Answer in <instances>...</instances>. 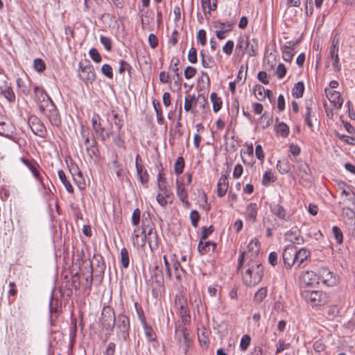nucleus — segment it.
I'll list each match as a JSON object with an SVG mask.
<instances>
[{
	"instance_id": "7c9ffc66",
	"label": "nucleus",
	"mask_w": 355,
	"mask_h": 355,
	"mask_svg": "<svg viewBox=\"0 0 355 355\" xmlns=\"http://www.w3.org/2000/svg\"><path fill=\"white\" fill-rule=\"evenodd\" d=\"M248 47H249V40L248 37L245 36H241L238 39V42L236 46V49L239 51V52L241 53V55H243L246 53V50H248Z\"/></svg>"
},
{
	"instance_id": "864d4df0",
	"label": "nucleus",
	"mask_w": 355,
	"mask_h": 355,
	"mask_svg": "<svg viewBox=\"0 0 355 355\" xmlns=\"http://www.w3.org/2000/svg\"><path fill=\"white\" fill-rule=\"evenodd\" d=\"M153 276L155 278L156 282L161 285L164 282V277L162 270L158 266H155L153 269Z\"/></svg>"
},
{
	"instance_id": "338daca9",
	"label": "nucleus",
	"mask_w": 355,
	"mask_h": 355,
	"mask_svg": "<svg viewBox=\"0 0 355 355\" xmlns=\"http://www.w3.org/2000/svg\"><path fill=\"white\" fill-rule=\"evenodd\" d=\"M188 60L191 63L197 62V50L194 47H191L188 53Z\"/></svg>"
},
{
	"instance_id": "b1692460",
	"label": "nucleus",
	"mask_w": 355,
	"mask_h": 355,
	"mask_svg": "<svg viewBox=\"0 0 355 355\" xmlns=\"http://www.w3.org/2000/svg\"><path fill=\"white\" fill-rule=\"evenodd\" d=\"M216 248V243L211 241H205L203 240H200L198 243V252L201 254H206L209 252L211 251L214 252Z\"/></svg>"
},
{
	"instance_id": "7ed1b4c3",
	"label": "nucleus",
	"mask_w": 355,
	"mask_h": 355,
	"mask_svg": "<svg viewBox=\"0 0 355 355\" xmlns=\"http://www.w3.org/2000/svg\"><path fill=\"white\" fill-rule=\"evenodd\" d=\"M259 241L257 239L251 240L247 246V250L241 252L238 260L239 267H241L243 263L246 261H261L259 259Z\"/></svg>"
},
{
	"instance_id": "c03bdc74",
	"label": "nucleus",
	"mask_w": 355,
	"mask_h": 355,
	"mask_svg": "<svg viewBox=\"0 0 355 355\" xmlns=\"http://www.w3.org/2000/svg\"><path fill=\"white\" fill-rule=\"evenodd\" d=\"M184 168V160L182 157H179L176 159L174 164V172L177 175H180L183 172Z\"/></svg>"
},
{
	"instance_id": "bb28decb",
	"label": "nucleus",
	"mask_w": 355,
	"mask_h": 355,
	"mask_svg": "<svg viewBox=\"0 0 355 355\" xmlns=\"http://www.w3.org/2000/svg\"><path fill=\"white\" fill-rule=\"evenodd\" d=\"M198 105V96L196 97L194 94H187L184 99V108L187 112H194L193 107Z\"/></svg>"
},
{
	"instance_id": "8fccbe9b",
	"label": "nucleus",
	"mask_w": 355,
	"mask_h": 355,
	"mask_svg": "<svg viewBox=\"0 0 355 355\" xmlns=\"http://www.w3.org/2000/svg\"><path fill=\"white\" fill-rule=\"evenodd\" d=\"M29 170L32 172L33 176L35 178V179L42 185L43 180L40 175V171L38 170L39 166L37 165H35L34 164H31L28 167Z\"/></svg>"
},
{
	"instance_id": "ddd939ff",
	"label": "nucleus",
	"mask_w": 355,
	"mask_h": 355,
	"mask_svg": "<svg viewBox=\"0 0 355 355\" xmlns=\"http://www.w3.org/2000/svg\"><path fill=\"white\" fill-rule=\"evenodd\" d=\"M213 24L214 27L217 29L216 35L219 40H223L226 37V33L232 31L233 25L231 22H222L220 21H215Z\"/></svg>"
},
{
	"instance_id": "aec40b11",
	"label": "nucleus",
	"mask_w": 355,
	"mask_h": 355,
	"mask_svg": "<svg viewBox=\"0 0 355 355\" xmlns=\"http://www.w3.org/2000/svg\"><path fill=\"white\" fill-rule=\"evenodd\" d=\"M29 127L32 132L37 136L44 137L45 135V127L37 118H34L30 121Z\"/></svg>"
},
{
	"instance_id": "ea45409f",
	"label": "nucleus",
	"mask_w": 355,
	"mask_h": 355,
	"mask_svg": "<svg viewBox=\"0 0 355 355\" xmlns=\"http://www.w3.org/2000/svg\"><path fill=\"white\" fill-rule=\"evenodd\" d=\"M277 168L282 174H285L291 170L290 164L287 160L278 161L277 164Z\"/></svg>"
},
{
	"instance_id": "13d9d810",
	"label": "nucleus",
	"mask_w": 355,
	"mask_h": 355,
	"mask_svg": "<svg viewBox=\"0 0 355 355\" xmlns=\"http://www.w3.org/2000/svg\"><path fill=\"white\" fill-rule=\"evenodd\" d=\"M234 42L232 40H229L223 46V52L227 55H230L234 49Z\"/></svg>"
},
{
	"instance_id": "4c0bfd02",
	"label": "nucleus",
	"mask_w": 355,
	"mask_h": 355,
	"mask_svg": "<svg viewBox=\"0 0 355 355\" xmlns=\"http://www.w3.org/2000/svg\"><path fill=\"white\" fill-rule=\"evenodd\" d=\"M175 305L178 311L188 308L186 299L181 295H176L175 297Z\"/></svg>"
},
{
	"instance_id": "680f3d73",
	"label": "nucleus",
	"mask_w": 355,
	"mask_h": 355,
	"mask_svg": "<svg viewBox=\"0 0 355 355\" xmlns=\"http://www.w3.org/2000/svg\"><path fill=\"white\" fill-rule=\"evenodd\" d=\"M140 210L138 208L135 209L132 214L131 218L132 223L134 226H137L139 225L140 221Z\"/></svg>"
},
{
	"instance_id": "052dcab7",
	"label": "nucleus",
	"mask_w": 355,
	"mask_h": 355,
	"mask_svg": "<svg viewBox=\"0 0 355 355\" xmlns=\"http://www.w3.org/2000/svg\"><path fill=\"white\" fill-rule=\"evenodd\" d=\"M101 43L104 46L105 49L110 51L112 49V41L110 37L101 35L100 37Z\"/></svg>"
},
{
	"instance_id": "5fc2aeb1",
	"label": "nucleus",
	"mask_w": 355,
	"mask_h": 355,
	"mask_svg": "<svg viewBox=\"0 0 355 355\" xmlns=\"http://www.w3.org/2000/svg\"><path fill=\"white\" fill-rule=\"evenodd\" d=\"M251 338L249 335H243L240 342V348L242 351H245L250 345Z\"/></svg>"
},
{
	"instance_id": "6e6552de",
	"label": "nucleus",
	"mask_w": 355,
	"mask_h": 355,
	"mask_svg": "<svg viewBox=\"0 0 355 355\" xmlns=\"http://www.w3.org/2000/svg\"><path fill=\"white\" fill-rule=\"evenodd\" d=\"M117 336L120 340L125 341L129 337L130 322L128 318L119 314L116 320Z\"/></svg>"
},
{
	"instance_id": "79ce46f5",
	"label": "nucleus",
	"mask_w": 355,
	"mask_h": 355,
	"mask_svg": "<svg viewBox=\"0 0 355 355\" xmlns=\"http://www.w3.org/2000/svg\"><path fill=\"white\" fill-rule=\"evenodd\" d=\"M76 170L77 171V174L72 173L73 180L80 189H84L85 188V183L83 181L82 173L78 168Z\"/></svg>"
},
{
	"instance_id": "f257e3e1",
	"label": "nucleus",
	"mask_w": 355,
	"mask_h": 355,
	"mask_svg": "<svg viewBox=\"0 0 355 355\" xmlns=\"http://www.w3.org/2000/svg\"><path fill=\"white\" fill-rule=\"evenodd\" d=\"M237 270L241 272L245 285L254 286L262 279L263 266L261 261H246L239 267L238 262Z\"/></svg>"
},
{
	"instance_id": "37998d69",
	"label": "nucleus",
	"mask_w": 355,
	"mask_h": 355,
	"mask_svg": "<svg viewBox=\"0 0 355 355\" xmlns=\"http://www.w3.org/2000/svg\"><path fill=\"white\" fill-rule=\"evenodd\" d=\"M153 105L156 112L157 123L160 125H162L164 123V119L162 116L160 103L158 101H153Z\"/></svg>"
},
{
	"instance_id": "cd10ccee",
	"label": "nucleus",
	"mask_w": 355,
	"mask_h": 355,
	"mask_svg": "<svg viewBox=\"0 0 355 355\" xmlns=\"http://www.w3.org/2000/svg\"><path fill=\"white\" fill-rule=\"evenodd\" d=\"M271 211L273 214L277 216L280 219L288 220L289 216L287 214L285 209L279 204H274L271 205Z\"/></svg>"
},
{
	"instance_id": "6e6d98bb",
	"label": "nucleus",
	"mask_w": 355,
	"mask_h": 355,
	"mask_svg": "<svg viewBox=\"0 0 355 355\" xmlns=\"http://www.w3.org/2000/svg\"><path fill=\"white\" fill-rule=\"evenodd\" d=\"M282 58L286 62H291L294 55V49H282Z\"/></svg>"
},
{
	"instance_id": "e433bc0d",
	"label": "nucleus",
	"mask_w": 355,
	"mask_h": 355,
	"mask_svg": "<svg viewBox=\"0 0 355 355\" xmlns=\"http://www.w3.org/2000/svg\"><path fill=\"white\" fill-rule=\"evenodd\" d=\"M270 92V90H266L261 85H257L254 88V94L259 101L264 99L266 96L269 97Z\"/></svg>"
},
{
	"instance_id": "58836bf2",
	"label": "nucleus",
	"mask_w": 355,
	"mask_h": 355,
	"mask_svg": "<svg viewBox=\"0 0 355 355\" xmlns=\"http://www.w3.org/2000/svg\"><path fill=\"white\" fill-rule=\"evenodd\" d=\"M0 93L2 94L10 102H13L15 100V95L12 89L8 85L2 89V91H0Z\"/></svg>"
},
{
	"instance_id": "2f4dec72",
	"label": "nucleus",
	"mask_w": 355,
	"mask_h": 355,
	"mask_svg": "<svg viewBox=\"0 0 355 355\" xmlns=\"http://www.w3.org/2000/svg\"><path fill=\"white\" fill-rule=\"evenodd\" d=\"M59 179L60 180L61 182L64 186L66 190L70 193H73V188L72 185L71 184L70 182L67 180L65 173L62 170H59L58 172Z\"/></svg>"
},
{
	"instance_id": "f03ea898",
	"label": "nucleus",
	"mask_w": 355,
	"mask_h": 355,
	"mask_svg": "<svg viewBox=\"0 0 355 355\" xmlns=\"http://www.w3.org/2000/svg\"><path fill=\"white\" fill-rule=\"evenodd\" d=\"M302 297L311 306H323L329 302V297L321 291L304 289L301 291Z\"/></svg>"
},
{
	"instance_id": "9b49d317",
	"label": "nucleus",
	"mask_w": 355,
	"mask_h": 355,
	"mask_svg": "<svg viewBox=\"0 0 355 355\" xmlns=\"http://www.w3.org/2000/svg\"><path fill=\"white\" fill-rule=\"evenodd\" d=\"M296 248L287 246L283 251L282 258L284 266L286 269H291L295 263Z\"/></svg>"
},
{
	"instance_id": "f8f14e48",
	"label": "nucleus",
	"mask_w": 355,
	"mask_h": 355,
	"mask_svg": "<svg viewBox=\"0 0 355 355\" xmlns=\"http://www.w3.org/2000/svg\"><path fill=\"white\" fill-rule=\"evenodd\" d=\"M92 127L98 137L102 141H105L110 137V132H105V128L101 125L100 122V116L98 114H94L92 118Z\"/></svg>"
},
{
	"instance_id": "a211bd4d",
	"label": "nucleus",
	"mask_w": 355,
	"mask_h": 355,
	"mask_svg": "<svg viewBox=\"0 0 355 355\" xmlns=\"http://www.w3.org/2000/svg\"><path fill=\"white\" fill-rule=\"evenodd\" d=\"M315 105L314 102L311 99L306 100L305 102L306 112L304 114V121L309 128H313V126L311 117L313 116L315 114Z\"/></svg>"
},
{
	"instance_id": "2eb2a0df",
	"label": "nucleus",
	"mask_w": 355,
	"mask_h": 355,
	"mask_svg": "<svg viewBox=\"0 0 355 355\" xmlns=\"http://www.w3.org/2000/svg\"><path fill=\"white\" fill-rule=\"evenodd\" d=\"M34 92L35 101L37 103L40 110V105H42L44 107L45 105H47V102H53L51 98L42 88L35 87Z\"/></svg>"
},
{
	"instance_id": "0eeeda50",
	"label": "nucleus",
	"mask_w": 355,
	"mask_h": 355,
	"mask_svg": "<svg viewBox=\"0 0 355 355\" xmlns=\"http://www.w3.org/2000/svg\"><path fill=\"white\" fill-rule=\"evenodd\" d=\"M80 78L85 83H92L96 78V74L93 66L89 61L85 60L79 62V73Z\"/></svg>"
},
{
	"instance_id": "20e7f679",
	"label": "nucleus",
	"mask_w": 355,
	"mask_h": 355,
	"mask_svg": "<svg viewBox=\"0 0 355 355\" xmlns=\"http://www.w3.org/2000/svg\"><path fill=\"white\" fill-rule=\"evenodd\" d=\"M143 232H146L147 239L146 241L152 251L158 248L159 241L158 235L155 229L154 225L150 218L145 215L142 218Z\"/></svg>"
},
{
	"instance_id": "dca6fc26",
	"label": "nucleus",
	"mask_w": 355,
	"mask_h": 355,
	"mask_svg": "<svg viewBox=\"0 0 355 355\" xmlns=\"http://www.w3.org/2000/svg\"><path fill=\"white\" fill-rule=\"evenodd\" d=\"M146 232H143V230L140 231L138 228H135L132 232V241L135 247L143 248L146 243Z\"/></svg>"
},
{
	"instance_id": "4468645a",
	"label": "nucleus",
	"mask_w": 355,
	"mask_h": 355,
	"mask_svg": "<svg viewBox=\"0 0 355 355\" xmlns=\"http://www.w3.org/2000/svg\"><path fill=\"white\" fill-rule=\"evenodd\" d=\"M325 94L334 108L340 110L343 103V99L341 98L340 92L331 89L326 88Z\"/></svg>"
},
{
	"instance_id": "412c9836",
	"label": "nucleus",
	"mask_w": 355,
	"mask_h": 355,
	"mask_svg": "<svg viewBox=\"0 0 355 355\" xmlns=\"http://www.w3.org/2000/svg\"><path fill=\"white\" fill-rule=\"evenodd\" d=\"M258 213V205L250 202L248 205L245 210V219L250 223H254L257 220Z\"/></svg>"
},
{
	"instance_id": "473e14b6",
	"label": "nucleus",
	"mask_w": 355,
	"mask_h": 355,
	"mask_svg": "<svg viewBox=\"0 0 355 355\" xmlns=\"http://www.w3.org/2000/svg\"><path fill=\"white\" fill-rule=\"evenodd\" d=\"M275 130L277 135L282 136V137H286L289 134L288 126L283 123L280 122L275 125Z\"/></svg>"
},
{
	"instance_id": "c9c22d12",
	"label": "nucleus",
	"mask_w": 355,
	"mask_h": 355,
	"mask_svg": "<svg viewBox=\"0 0 355 355\" xmlns=\"http://www.w3.org/2000/svg\"><path fill=\"white\" fill-rule=\"evenodd\" d=\"M304 91V83L302 82H298L294 85L292 89V94L294 97L299 98L303 96Z\"/></svg>"
},
{
	"instance_id": "9d476101",
	"label": "nucleus",
	"mask_w": 355,
	"mask_h": 355,
	"mask_svg": "<svg viewBox=\"0 0 355 355\" xmlns=\"http://www.w3.org/2000/svg\"><path fill=\"white\" fill-rule=\"evenodd\" d=\"M115 321L116 318L113 309L110 306H104L100 318L101 324L107 329H112Z\"/></svg>"
},
{
	"instance_id": "69168bd1",
	"label": "nucleus",
	"mask_w": 355,
	"mask_h": 355,
	"mask_svg": "<svg viewBox=\"0 0 355 355\" xmlns=\"http://www.w3.org/2000/svg\"><path fill=\"white\" fill-rule=\"evenodd\" d=\"M101 71L107 78H112L113 72H112V68L110 65H109L107 64H104L101 67Z\"/></svg>"
},
{
	"instance_id": "774afa93",
	"label": "nucleus",
	"mask_w": 355,
	"mask_h": 355,
	"mask_svg": "<svg viewBox=\"0 0 355 355\" xmlns=\"http://www.w3.org/2000/svg\"><path fill=\"white\" fill-rule=\"evenodd\" d=\"M197 40L202 45L205 46L207 42L206 32L203 29L198 31L197 33Z\"/></svg>"
},
{
	"instance_id": "5701e85b",
	"label": "nucleus",
	"mask_w": 355,
	"mask_h": 355,
	"mask_svg": "<svg viewBox=\"0 0 355 355\" xmlns=\"http://www.w3.org/2000/svg\"><path fill=\"white\" fill-rule=\"evenodd\" d=\"M285 239L294 244H302L303 238L300 236L299 230H290L285 234Z\"/></svg>"
},
{
	"instance_id": "f704fd0d",
	"label": "nucleus",
	"mask_w": 355,
	"mask_h": 355,
	"mask_svg": "<svg viewBox=\"0 0 355 355\" xmlns=\"http://www.w3.org/2000/svg\"><path fill=\"white\" fill-rule=\"evenodd\" d=\"M298 170H299L298 175L302 178H306L307 180L309 179V177L310 175L311 171H310L309 166L306 163H304V162L300 163L298 166Z\"/></svg>"
},
{
	"instance_id": "a19ab883",
	"label": "nucleus",
	"mask_w": 355,
	"mask_h": 355,
	"mask_svg": "<svg viewBox=\"0 0 355 355\" xmlns=\"http://www.w3.org/2000/svg\"><path fill=\"white\" fill-rule=\"evenodd\" d=\"M146 338L149 342L154 341L156 339V335L153 328L147 324V323L142 324Z\"/></svg>"
},
{
	"instance_id": "bf43d9fd",
	"label": "nucleus",
	"mask_w": 355,
	"mask_h": 355,
	"mask_svg": "<svg viewBox=\"0 0 355 355\" xmlns=\"http://www.w3.org/2000/svg\"><path fill=\"white\" fill-rule=\"evenodd\" d=\"M33 66L35 69L38 72H42L46 68V65L44 61L40 58L35 59L33 62Z\"/></svg>"
},
{
	"instance_id": "4d7b16f0",
	"label": "nucleus",
	"mask_w": 355,
	"mask_h": 355,
	"mask_svg": "<svg viewBox=\"0 0 355 355\" xmlns=\"http://www.w3.org/2000/svg\"><path fill=\"white\" fill-rule=\"evenodd\" d=\"M342 215L343 217L347 218L349 220H353L355 218V211L349 207L343 208Z\"/></svg>"
},
{
	"instance_id": "39448f33",
	"label": "nucleus",
	"mask_w": 355,
	"mask_h": 355,
	"mask_svg": "<svg viewBox=\"0 0 355 355\" xmlns=\"http://www.w3.org/2000/svg\"><path fill=\"white\" fill-rule=\"evenodd\" d=\"M191 331L182 324H177L175 329V339L180 347L183 349L185 355L187 354L189 348L191 345L190 338Z\"/></svg>"
},
{
	"instance_id": "c85d7f7f",
	"label": "nucleus",
	"mask_w": 355,
	"mask_h": 355,
	"mask_svg": "<svg viewBox=\"0 0 355 355\" xmlns=\"http://www.w3.org/2000/svg\"><path fill=\"white\" fill-rule=\"evenodd\" d=\"M137 175L142 184H144L148 182V174L144 166L141 164H137Z\"/></svg>"
},
{
	"instance_id": "a18cd8bd",
	"label": "nucleus",
	"mask_w": 355,
	"mask_h": 355,
	"mask_svg": "<svg viewBox=\"0 0 355 355\" xmlns=\"http://www.w3.org/2000/svg\"><path fill=\"white\" fill-rule=\"evenodd\" d=\"M121 266L127 268L129 266V254L128 251L125 248L121 250Z\"/></svg>"
},
{
	"instance_id": "f3484780",
	"label": "nucleus",
	"mask_w": 355,
	"mask_h": 355,
	"mask_svg": "<svg viewBox=\"0 0 355 355\" xmlns=\"http://www.w3.org/2000/svg\"><path fill=\"white\" fill-rule=\"evenodd\" d=\"M318 280L328 286H332L336 283V279L333 277L332 272L325 268L320 269L318 272Z\"/></svg>"
},
{
	"instance_id": "1a4fd4ad",
	"label": "nucleus",
	"mask_w": 355,
	"mask_h": 355,
	"mask_svg": "<svg viewBox=\"0 0 355 355\" xmlns=\"http://www.w3.org/2000/svg\"><path fill=\"white\" fill-rule=\"evenodd\" d=\"M339 43L340 38L338 34L335 35L332 41L331 44L329 49V58L334 60L333 62V67L335 71H340L341 70V64L340 62V58L338 56V51H339Z\"/></svg>"
},
{
	"instance_id": "49530a36",
	"label": "nucleus",
	"mask_w": 355,
	"mask_h": 355,
	"mask_svg": "<svg viewBox=\"0 0 355 355\" xmlns=\"http://www.w3.org/2000/svg\"><path fill=\"white\" fill-rule=\"evenodd\" d=\"M266 295L267 288L266 287H262L256 292L254 300L256 302L260 303L266 298Z\"/></svg>"
},
{
	"instance_id": "72a5a7b5",
	"label": "nucleus",
	"mask_w": 355,
	"mask_h": 355,
	"mask_svg": "<svg viewBox=\"0 0 355 355\" xmlns=\"http://www.w3.org/2000/svg\"><path fill=\"white\" fill-rule=\"evenodd\" d=\"M210 100L212 103L213 110L215 112H218L222 107V100L220 97L218 96L217 94L215 92H212L210 94Z\"/></svg>"
},
{
	"instance_id": "09e8293b",
	"label": "nucleus",
	"mask_w": 355,
	"mask_h": 355,
	"mask_svg": "<svg viewBox=\"0 0 355 355\" xmlns=\"http://www.w3.org/2000/svg\"><path fill=\"white\" fill-rule=\"evenodd\" d=\"M178 315L180 316L184 324H188L191 322V317L188 308L178 311Z\"/></svg>"
},
{
	"instance_id": "423d86ee",
	"label": "nucleus",
	"mask_w": 355,
	"mask_h": 355,
	"mask_svg": "<svg viewBox=\"0 0 355 355\" xmlns=\"http://www.w3.org/2000/svg\"><path fill=\"white\" fill-rule=\"evenodd\" d=\"M40 110L49 119L51 125L58 127L61 124L60 116L53 102H47L44 107L40 105Z\"/></svg>"
},
{
	"instance_id": "3c124183",
	"label": "nucleus",
	"mask_w": 355,
	"mask_h": 355,
	"mask_svg": "<svg viewBox=\"0 0 355 355\" xmlns=\"http://www.w3.org/2000/svg\"><path fill=\"white\" fill-rule=\"evenodd\" d=\"M257 42L255 40H252V41L249 40V47H248V50H246V53L250 56H255L257 54Z\"/></svg>"
},
{
	"instance_id": "0e129e2a",
	"label": "nucleus",
	"mask_w": 355,
	"mask_h": 355,
	"mask_svg": "<svg viewBox=\"0 0 355 355\" xmlns=\"http://www.w3.org/2000/svg\"><path fill=\"white\" fill-rule=\"evenodd\" d=\"M196 69L193 67H187L184 71V77L187 79H191L193 78L196 73Z\"/></svg>"
},
{
	"instance_id": "393cba45",
	"label": "nucleus",
	"mask_w": 355,
	"mask_h": 355,
	"mask_svg": "<svg viewBox=\"0 0 355 355\" xmlns=\"http://www.w3.org/2000/svg\"><path fill=\"white\" fill-rule=\"evenodd\" d=\"M295 254V263L297 267L300 268L301 264L310 257L311 252L307 249L302 248L298 250L296 249Z\"/></svg>"
},
{
	"instance_id": "603ef678",
	"label": "nucleus",
	"mask_w": 355,
	"mask_h": 355,
	"mask_svg": "<svg viewBox=\"0 0 355 355\" xmlns=\"http://www.w3.org/2000/svg\"><path fill=\"white\" fill-rule=\"evenodd\" d=\"M332 233L336 242L339 244L342 243L343 241V235L341 230L337 226H334L332 227Z\"/></svg>"
},
{
	"instance_id": "e2e57ef3",
	"label": "nucleus",
	"mask_w": 355,
	"mask_h": 355,
	"mask_svg": "<svg viewBox=\"0 0 355 355\" xmlns=\"http://www.w3.org/2000/svg\"><path fill=\"white\" fill-rule=\"evenodd\" d=\"M89 56L90 58L96 63H98L101 61V56L99 54L97 49L95 48H92L89 50Z\"/></svg>"
},
{
	"instance_id": "a878e982",
	"label": "nucleus",
	"mask_w": 355,
	"mask_h": 355,
	"mask_svg": "<svg viewBox=\"0 0 355 355\" xmlns=\"http://www.w3.org/2000/svg\"><path fill=\"white\" fill-rule=\"evenodd\" d=\"M301 279L304 284L309 286L318 282V277L313 271H304L301 275Z\"/></svg>"
},
{
	"instance_id": "6ab92c4d",
	"label": "nucleus",
	"mask_w": 355,
	"mask_h": 355,
	"mask_svg": "<svg viewBox=\"0 0 355 355\" xmlns=\"http://www.w3.org/2000/svg\"><path fill=\"white\" fill-rule=\"evenodd\" d=\"M176 187H177V195L181 202L186 207H189L191 206L190 202L187 200L188 193L187 190L184 186V184L179 181L178 180L176 181Z\"/></svg>"
},
{
	"instance_id": "de8ad7c7",
	"label": "nucleus",
	"mask_w": 355,
	"mask_h": 355,
	"mask_svg": "<svg viewBox=\"0 0 355 355\" xmlns=\"http://www.w3.org/2000/svg\"><path fill=\"white\" fill-rule=\"evenodd\" d=\"M275 178L273 173L271 171H267L265 172L262 179V184L264 186H268L270 182H274Z\"/></svg>"
},
{
	"instance_id": "4be33fe9",
	"label": "nucleus",
	"mask_w": 355,
	"mask_h": 355,
	"mask_svg": "<svg viewBox=\"0 0 355 355\" xmlns=\"http://www.w3.org/2000/svg\"><path fill=\"white\" fill-rule=\"evenodd\" d=\"M229 188L228 178L226 175H222L217 184V195L218 197L224 196Z\"/></svg>"
},
{
	"instance_id": "c756f323",
	"label": "nucleus",
	"mask_w": 355,
	"mask_h": 355,
	"mask_svg": "<svg viewBox=\"0 0 355 355\" xmlns=\"http://www.w3.org/2000/svg\"><path fill=\"white\" fill-rule=\"evenodd\" d=\"M202 7L205 15L210 14L211 11H214L217 8V0H201Z\"/></svg>"
}]
</instances>
